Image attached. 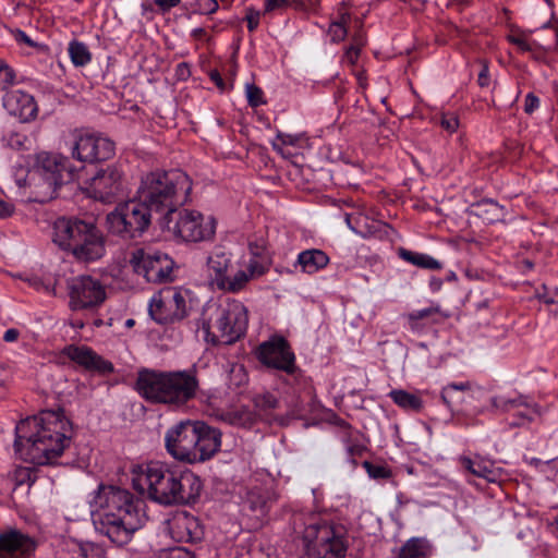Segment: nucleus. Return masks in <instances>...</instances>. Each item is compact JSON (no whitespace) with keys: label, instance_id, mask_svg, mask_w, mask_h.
I'll list each match as a JSON object with an SVG mask.
<instances>
[{"label":"nucleus","instance_id":"obj_35","mask_svg":"<svg viewBox=\"0 0 558 558\" xmlns=\"http://www.w3.org/2000/svg\"><path fill=\"white\" fill-rule=\"evenodd\" d=\"M68 50L71 61L75 66H84L90 62L92 54L84 43L72 40L69 44Z\"/></svg>","mask_w":558,"mask_h":558},{"label":"nucleus","instance_id":"obj_14","mask_svg":"<svg viewBox=\"0 0 558 558\" xmlns=\"http://www.w3.org/2000/svg\"><path fill=\"white\" fill-rule=\"evenodd\" d=\"M196 421H181L170 427L165 436L168 453L175 460L194 464L196 459Z\"/></svg>","mask_w":558,"mask_h":558},{"label":"nucleus","instance_id":"obj_3","mask_svg":"<svg viewBox=\"0 0 558 558\" xmlns=\"http://www.w3.org/2000/svg\"><path fill=\"white\" fill-rule=\"evenodd\" d=\"M192 191L190 177L180 169L154 171L142 179L137 197L146 203L153 215H158V221L170 220L178 208L184 205Z\"/></svg>","mask_w":558,"mask_h":558},{"label":"nucleus","instance_id":"obj_7","mask_svg":"<svg viewBox=\"0 0 558 558\" xmlns=\"http://www.w3.org/2000/svg\"><path fill=\"white\" fill-rule=\"evenodd\" d=\"M303 521V543L306 558H344L348 550L345 530L340 524L319 513L301 515Z\"/></svg>","mask_w":558,"mask_h":558},{"label":"nucleus","instance_id":"obj_9","mask_svg":"<svg viewBox=\"0 0 558 558\" xmlns=\"http://www.w3.org/2000/svg\"><path fill=\"white\" fill-rule=\"evenodd\" d=\"M255 356L266 368L282 372L295 380L302 376L296 357L290 342L282 336H271L258 344Z\"/></svg>","mask_w":558,"mask_h":558},{"label":"nucleus","instance_id":"obj_28","mask_svg":"<svg viewBox=\"0 0 558 558\" xmlns=\"http://www.w3.org/2000/svg\"><path fill=\"white\" fill-rule=\"evenodd\" d=\"M230 265L231 259L222 251L215 252L207 258L209 277L218 288L226 282Z\"/></svg>","mask_w":558,"mask_h":558},{"label":"nucleus","instance_id":"obj_26","mask_svg":"<svg viewBox=\"0 0 558 558\" xmlns=\"http://www.w3.org/2000/svg\"><path fill=\"white\" fill-rule=\"evenodd\" d=\"M471 214L481 218L486 223L505 221L506 209L492 198H483L471 205Z\"/></svg>","mask_w":558,"mask_h":558},{"label":"nucleus","instance_id":"obj_49","mask_svg":"<svg viewBox=\"0 0 558 558\" xmlns=\"http://www.w3.org/2000/svg\"><path fill=\"white\" fill-rule=\"evenodd\" d=\"M260 12L254 8L246 10L245 21L247 22L248 32H254L259 25Z\"/></svg>","mask_w":558,"mask_h":558},{"label":"nucleus","instance_id":"obj_29","mask_svg":"<svg viewBox=\"0 0 558 558\" xmlns=\"http://www.w3.org/2000/svg\"><path fill=\"white\" fill-rule=\"evenodd\" d=\"M461 464L471 474L482 477L487 482H496L498 478V472L493 468V463L490 461L482 458L471 459L462 457Z\"/></svg>","mask_w":558,"mask_h":558},{"label":"nucleus","instance_id":"obj_25","mask_svg":"<svg viewBox=\"0 0 558 558\" xmlns=\"http://www.w3.org/2000/svg\"><path fill=\"white\" fill-rule=\"evenodd\" d=\"M248 251L252 258L248 263L247 270L251 271V275H264L268 270L270 264V256L266 240L264 238L251 240L248 242Z\"/></svg>","mask_w":558,"mask_h":558},{"label":"nucleus","instance_id":"obj_24","mask_svg":"<svg viewBox=\"0 0 558 558\" xmlns=\"http://www.w3.org/2000/svg\"><path fill=\"white\" fill-rule=\"evenodd\" d=\"M202 489L203 483L199 476L193 472H179L172 505L195 504L201 496Z\"/></svg>","mask_w":558,"mask_h":558},{"label":"nucleus","instance_id":"obj_16","mask_svg":"<svg viewBox=\"0 0 558 558\" xmlns=\"http://www.w3.org/2000/svg\"><path fill=\"white\" fill-rule=\"evenodd\" d=\"M70 307L73 311L99 306L106 299L102 284L90 276H80L69 282Z\"/></svg>","mask_w":558,"mask_h":558},{"label":"nucleus","instance_id":"obj_42","mask_svg":"<svg viewBox=\"0 0 558 558\" xmlns=\"http://www.w3.org/2000/svg\"><path fill=\"white\" fill-rule=\"evenodd\" d=\"M245 94L247 98V104L252 108H257L262 105L266 104V100L264 98V92L260 87H258L255 84H246L245 86Z\"/></svg>","mask_w":558,"mask_h":558},{"label":"nucleus","instance_id":"obj_46","mask_svg":"<svg viewBox=\"0 0 558 558\" xmlns=\"http://www.w3.org/2000/svg\"><path fill=\"white\" fill-rule=\"evenodd\" d=\"M195 7L199 14H213L219 9L217 0H195Z\"/></svg>","mask_w":558,"mask_h":558},{"label":"nucleus","instance_id":"obj_37","mask_svg":"<svg viewBox=\"0 0 558 558\" xmlns=\"http://www.w3.org/2000/svg\"><path fill=\"white\" fill-rule=\"evenodd\" d=\"M253 276L254 275H251V271L246 272L245 270H238L233 276H228L226 278V282H223V286H220L219 289L229 292H238L245 287L250 278Z\"/></svg>","mask_w":558,"mask_h":558},{"label":"nucleus","instance_id":"obj_32","mask_svg":"<svg viewBox=\"0 0 558 558\" xmlns=\"http://www.w3.org/2000/svg\"><path fill=\"white\" fill-rule=\"evenodd\" d=\"M398 255L401 259L423 269L438 270L442 268L440 262L427 254L417 253L409 251L404 247H400L398 250Z\"/></svg>","mask_w":558,"mask_h":558},{"label":"nucleus","instance_id":"obj_23","mask_svg":"<svg viewBox=\"0 0 558 558\" xmlns=\"http://www.w3.org/2000/svg\"><path fill=\"white\" fill-rule=\"evenodd\" d=\"M195 463L210 460L221 447V432L203 421H196Z\"/></svg>","mask_w":558,"mask_h":558},{"label":"nucleus","instance_id":"obj_44","mask_svg":"<svg viewBox=\"0 0 558 558\" xmlns=\"http://www.w3.org/2000/svg\"><path fill=\"white\" fill-rule=\"evenodd\" d=\"M470 387H471V385L469 381L459 383V384H456V383L448 384L446 387L442 388L441 399L444 400L445 403L450 404V398H451L452 391H465V390H469Z\"/></svg>","mask_w":558,"mask_h":558},{"label":"nucleus","instance_id":"obj_30","mask_svg":"<svg viewBox=\"0 0 558 558\" xmlns=\"http://www.w3.org/2000/svg\"><path fill=\"white\" fill-rule=\"evenodd\" d=\"M388 396L395 404L408 412L418 413L424 407V402L418 395L411 393L403 389H393Z\"/></svg>","mask_w":558,"mask_h":558},{"label":"nucleus","instance_id":"obj_1","mask_svg":"<svg viewBox=\"0 0 558 558\" xmlns=\"http://www.w3.org/2000/svg\"><path fill=\"white\" fill-rule=\"evenodd\" d=\"M72 423L62 408L43 410L15 428L14 450L24 461L53 464L71 442Z\"/></svg>","mask_w":558,"mask_h":558},{"label":"nucleus","instance_id":"obj_52","mask_svg":"<svg viewBox=\"0 0 558 558\" xmlns=\"http://www.w3.org/2000/svg\"><path fill=\"white\" fill-rule=\"evenodd\" d=\"M435 312H436L435 308L427 307V308H423V310L414 311V312L410 313L408 315V318L410 322H416V320H421V319L429 317Z\"/></svg>","mask_w":558,"mask_h":558},{"label":"nucleus","instance_id":"obj_43","mask_svg":"<svg viewBox=\"0 0 558 558\" xmlns=\"http://www.w3.org/2000/svg\"><path fill=\"white\" fill-rule=\"evenodd\" d=\"M363 466L365 468L368 475L376 480L389 478L391 476V471L380 464H374L369 461H364Z\"/></svg>","mask_w":558,"mask_h":558},{"label":"nucleus","instance_id":"obj_59","mask_svg":"<svg viewBox=\"0 0 558 558\" xmlns=\"http://www.w3.org/2000/svg\"><path fill=\"white\" fill-rule=\"evenodd\" d=\"M360 47L351 45L345 51V58L351 64H354L360 56Z\"/></svg>","mask_w":558,"mask_h":558},{"label":"nucleus","instance_id":"obj_58","mask_svg":"<svg viewBox=\"0 0 558 558\" xmlns=\"http://www.w3.org/2000/svg\"><path fill=\"white\" fill-rule=\"evenodd\" d=\"M343 7L344 3H341L338 10V19L335 22L340 23L342 26H344V28H349V24L351 22V14L347 11H343Z\"/></svg>","mask_w":558,"mask_h":558},{"label":"nucleus","instance_id":"obj_18","mask_svg":"<svg viewBox=\"0 0 558 558\" xmlns=\"http://www.w3.org/2000/svg\"><path fill=\"white\" fill-rule=\"evenodd\" d=\"M61 354L87 372L101 376H107L114 372V366L110 361L104 359L87 345L69 344L61 350Z\"/></svg>","mask_w":558,"mask_h":558},{"label":"nucleus","instance_id":"obj_50","mask_svg":"<svg viewBox=\"0 0 558 558\" xmlns=\"http://www.w3.org/2000/svg\"><path fill=\"white\" fill-rule=\"evenodd\" d=\"M289 7L288 0H265L264 13H270L275 10H281Z\"/></svg>","mask_w":558,"mask_h":558},{"label":"nucleus","instance_id":"obj_40","mask_svg":"<svg viewBox=\"0 0 558 558\" xmlns=\"http://www.w3.org/2000/svg\"><path fill=\"white\" fill-rule=\"evenodd\" d=\"M7 146L14 150H27L29 149L31 141L27 135L20 132H10L4 138Z\"/></svg>","mask_w":558,"mask_h":558},{"label":"nucleus","instance_id":"obj_63","mask_svg":"<svg viewBox=\"0 0 558 558\" xmlns=\"http://www.w3.org/2000/svg\"><path fill=\"white\" fill-rule=\"evenodd\" d=\"M7 379H8V371L5 369L4 366L0 365V398L4 396Z\"/></svg>","mask_w":558,"mask_h":558},{"label":"nucleus","instance_id":"obj_57","mask_svg":"<svg viewBox=\"0 0 558 558\" xmlns=\"http://www.w3.org/2000/svg\"><path fill=\"white\" fill-rule=\"evenodd\" d=\"M14 38L17 43L25 44L28 47L37 46V44L34 40H32L31 37L25 32L21 29H16V32L14 33Z\"/></svg>","mask_w":558,"mask_h":558},{"label":"nucleus","instance_id":"obj_13","mask_svg":"<svg viewBox=\"0 0 558 558\" xmlns=\"http://www.w3.org/2000/svg\"><path fill=\"white\" fill-rule=\"evenodd\" d=\"M179 471L161 462H150L146 466L145 482L148 497L165 506H172Z\"/></svg>","mask_w":558,"mask_h":558},{"label":"nucleus","instance_id":"obj_31","mask_svg":"<svg viewBox=\"0 0 558 558\" xmlns=\"http://www.w3.org/2000/svg\"><path fill=\"white\" fill-rule=\"evenodd\" d=\"M271 499L267 490L254 487L247 493L246 505L248 509L255 512L258 517H264L268 513Z\"/></svg>","mask_w":558,"mask_h":558},{"label":"nucleus","instance_id":"obj_4","mask_svg":"<svg viewBox=\"0 0 558 558\" xmlns=\"http://www.w3.org/2000/svg\"><path fill=\"white\" fill-rule=\"evenodd\" d=\"M198 379L192 371L163 372L142 368L135 390L151 404L182 407L195 398Z\"/></svg>","mask_w":558,"mask_h":558},{"label":"nucleus","instance_id":"obj_39","mask_svg":"<svg viewBox=\"0 0 558 558\" xmlns=\"http://www.w3.org/2000/svg\"><path fill=\"white\" fill-rule=\"evenodd\" d=\"M36 472L31 468L19 466L13 472L15 488L25 484L31 487L36 482Z\"/></svg>","mask_w":558,"mask_h":558},{"label":"nucleus","instance_id":"obj_56","mask_svg":"<svg viewBox=\"0 0 558 558\" xmlns=\"http://www.w3.org/2000/svg\"><path fill=\"white\" fill-rule=\"evenodd\" d=\"M277 140L281 142L282 145H291L294 146L298 144L300 137L298 135L287 134L282 132H278Z\"/></svg>","mask_w":558,"mask_h":558},{"label":"nucleus","instance_id":"obj_22","mask_svg":"<svg viewBox=\"0 0 558 558\" xmlns=\"http://www.w3.org/2000/svg\"><path fill=\"white\" fill-rule=\"evenodd\" d=\"M3 108L9 114L16 117L21 122L34 120L38 112L34 97L21 89H9L2 98Z\"/></svg>","mask_w":558,"mask_h":558},{"label":"nucleus","instance_id":"obj_20","mask_svg":"<svg viewBox=\"0 0 558 558\" xmlns=\"http://www.w3.org/2000/svg\"><path fill=\"white\" fill-rule=\"evenodd\" d=\"M36 542L16 529L0 533V558H29L36 549Z\"/></svg>","mask_w":558,"mask_h":558},{"label":"nucleus","instance_id":"obj_19","mask_svg":"<svg viewBox=\"0 0 558 558\" xmlns=\"http://www.w3.org/2000/svg\"><path fill=\"white\" fill-rule=\"evenodd\" d=\"M89 190L95 199L111 203L122 191V172L116 166L98 170L90 179Z\"/></svg>","mask_w":558,"mask_h":558},{"label":"nucleus","instance_id":"obj_10","mask_svg":"<svg viewBox=\"0 0 558 558\" xmlns=\"http://www.w3.org/2000/svg\"><path fill=\"white\" fill-rule=\"evenodd\" d=\"M177 217H170V220L160 222V228L171 232L175 238L185 242L206 241L215 234V220L208 219L204 222L201 213L184 209L174 214Z\"/></svg>","mask_w":558,"mask_h":558},{"label":"nucleus","instance_id":"obj_38","mask_svg":"<svg viewBox=\"0 0 558 558\" xmlns=\"http://www.w3.org/2000/svg\"><path fill=\"white\" fill-rule=\"evenodd\" d=\"M254 408L260 414H268L271 410L278 408L279 400L270 392L256 395L253 398Z\"/></svg>","mask_w":558,"mask_h":558},{"label":"nucleus","instance_id":"obj_60","mask_svg":"<svg viewBox=\"0 0 558 558\" xmlns=\"http://www.w3.org/2000/svg\"><path fill=\"white\" fill-rule=\"evenodd\" d=\"M209 77L210 80L215 83V85L220 89V90H225L226 89V84H225V81L223 78L221 77L220 73L218 70H213L210 71L209 73Z\"/></svg>","mask_w":558,"mask_h":558},{"label":"nucleus","instance_id":"obj_53","mask_svg":"<svg viewBox=\"0 0 558 558\" xmlns=\"http://www.w3.org/2000/svg\"><path fill=\"white\" fill-rule=\"evenodd\" d=\"M538 105H539L538 97L535 96L533 93H529L525 97L524 111L527 114H531L538 107Z\"/></svg>","mask_w":558,"mask_h":558},{"label":"nucleus","instance_id":"obj_47","mask_svg":"<svg viewBox=\"0 0 558 558\" xmlns=\"http://www.w3.org/2000/svg\"><path fill=\"white\" fill-rule=\"evenodd\" d=\"M328 34L333 43L344 40L348 35V28H344L340 23L332 22L329 26Z\"/></svg>","mask_w":558,"mask_h":558},{"label":"nucleus","instance_id":"obj_62","mask_svg":"<svg viewBox=\"0 0 558 558\" xmlns=\"http://www.w3.org/2000/svg\"><path fill=\"white\" fill-rule=\"evenodd\" d=\"M20 337V331L16 328L8 329L3 335V340L5 342L16 341Z\"/></svg>","mask_w":558,"mask_h":558},{"label":"nucleus","instance_id":"obj_6","mask_svg":"<svg viewBox=\"0 0 558 558\" xmlns=\"http://www.w3.org/2000/svg\"><path fill=\"white\" fill-rule=\"evenodd\" d=\"M248 311L235 299H227L225 304L210 307L203 314L204 339L211 345H230L246 333Z\"/></svg>","mask_w":558,"mask_h":558},{"label":"nucleus","instance_id":"obj_34","mask_svg":"<svg viewBox=\"0 0 558 558\" xmlns=\"http://www.w3.org/2000/svg\"><path fill=\"white\" fill-rule=\"evenodd\" d=\"M150 317L158 324L166 325L177 322L172 317L173 312L168 308V302L162 296H154L148 308Z\"/></svg>","mask_w":558,"mask_h":558},{"label":"nucleus","instance_id":"obj_12","mask_svg":"<svg viewBox=\"0 0 558 558\" xmlns=\"http://www.w3.org/2000/svg\"><path fill=\"white\" fill-rule=\"evenodd\" d=\"M130 264L133 270L148 282L161 283L172 280L173 259L165 252L137 248L132 252Z\"/></svg>","mask_w":558,"mask_h":558},{"label":"nucleus","instance_id":"obj_64","mask_svg":"<svg viewBox=\"0 0 558 558\" xmlns=\"http://www.w3.org/2000/svg\"><path fill=\"white\" fill-rule=\"evenodd\" d=\"M14 211V206L12 204L3 203L0 205V218H8L10 217Z\"/></svg>","mask_w":558,"mask_h":558},{"label":"nucleus","instance_id":"obj_45","mask_svg":"<svg viewBox=\"0 0 558 558\" xmlns=\"http://www.w3.org/2000/svg\"><path fill=\"white\" fill-rule=\"evenodd\" d=\"M440 126L449 133H454L459 128V119L453 113H444L439 121Z\"/></svg>","mask_w":558,"mask_h":558},{"label":"nucleus","instance_id":"obj_8","mask_svg":"<svg viewBox=\"0 0 558 558\" xmlns=\"http://www.w3.org/2000/svg\"><path fill=\"white\" fill-rule=\"evenodd\" d=\"M153 218L146 203L136 197L119 203L107 214L106 225L111 234L129 241L142 238L148 231Z\"/></svg>","mask_w":558,"mask_h":558},{"label":"nucleus","instance_id":"obj_36","mask_svg":"<svg viewBox=\"0 0 558 558\" xmlns=\"http://www.w3.org/2000/svg\"><path fill=\"white\" fill-rule=\"evenodd\" d=\"M163 299L168 302V308L173 312L172 317H174L177 322L186 317V301L180 291L171 292L169 296H165Z\"/></svg>","mask_w":558,"mask_h":558},{"label":"nucleus","instance_id":"obj_48","mask_svg":"<svg viewBox=\"0 0 558 558\" xmlns=\"http://www.w3.org/2000/svg\"><path fill=\"white\" fill-rule=\"evenodd\" d=\"M14 73L10 66L0 61V89H5L13 82Z\"/></svg>","mask_w":558,"mask_h":558},{"label":"nucleus","instance_id":"obj_51","mask_svg":"<svg viewBox=\"0 0 558 558\" xmlns=\"http://www.w3.org/2000/svg\"><path fill=\"white\" fill-rule=\"evenodd\" d=\"M166 558H195V555L184 547L171 548Z\"/></svg>","mask_w":558,"mask_h":558},{"label":"nucleus","instance_id":"obj_33","mask_svg":"<svg viewBox=\"0 0 558 558\" xmlns=\"http://www.w3.org/2000/svg\"><path fill=\"white\" fill-rule=\"evenodd\" d=\"M429 549L427 541L413 537L405 542L395 558H427Z\"/></svg>","mask_w":558,"mask_h":558},{"label":"nucleus","instance_id":"obj_61","mask_svg":"<svg viewBox=\"0 0 558 558\" xmlns=\"http://www.w3.org/2000/svg\"><path fill=\"white\" fill-rule=\"evenodd\" d=\"M177 75L180 78H187L191 75L190 66L186 62H181L177 65Z\"/></svg>","mask_w":558,"mask_h":558},{"label":"nucleus","instance_id":"obj_55","mask_svg":"<svg viewBox=\"0 0 558 558\" xmlns=\"http://www.w3.org/2000/svg\"><path fill=\"white\" fill-rule=\"evenodd\" d=\"M181 0H154V3L162 13L169 12L172 8L180 4Z\"/></svg>","mask_w":558,"mask_h":558},{"label":"nucleus","instance_id":"obj_21","mask_svg":"<svg viewBox=\"0 0 558 558\" xmlns=\"http://www.w3.org/2000/svg\"><path fill=\"white\" fill-rule=\"evenodd\" d=\"M169 533L180 543H197L204 537L198 519L186 511L178 512L169 520Z\"/></svg>","mask_w":558,"mask_h":558},{"label":"nucleus","instance_id":"obj_41","mask_svg":"<svg viewBox=\"0 0 558 558\" xmlns=\"http://www.w3.org/2000/svg\"><path fill=\"white\" fill-rule=\"evenodd\" d=\"M77 558H105V550L90 542L81 543L76 550Z\"/></svg>","mask_w":558,"mask_h":558},{"label":"nucleus","instance_id":"obj_11","mask_svg":"<svg viewBox=\"0 0 558 558\" xmlns=\"http://www.w3.org/2000/svg\"><path fill=\"white\" fill-rule=\"evenodd\" d=\"M34 171L50 191L49 198H53L59 187L74 181L77 175L69 158L45 151L36 155Z\"/></svg>","mask_w":558,"mask_h":558},{"label":"nucleus","instance_id":"obj_17","mask_svg":"<svg viewBox=\"0 0 558 558\" xmlns=\"http://www.w3.org/2000/svg\"><path fill=\"white\" fill-rule=\"evenodd\" d=\"M492 407L502 413L513 412V420L509 422L510 427H520L531 423L535 416L541 415L539 407L531 403L527 397L518 396L506 398L496 396L490 399Z\"/></svg>","mask_w":558,"mask_h":558},{"label":"nucleus","instance_id":"obj_27","mask_svg":"<svg viewBox=\"0 0 558 558\" xmlns=\"http://www.w3.org/2000/svg\"><path fill=\"white\" fill-rule=\"evenodd\" d=\"M329 264L328 255L318 248H311L298 255L295 267L300 266L302 272L313 275Z\"/></svg>","mask_w":558,"mask_h":558},{"label":"nucleus","instance_id":"obj_2","mask_svg":"<svg viewBox=\"0 0 558 558\" xmlns=\"http://www.w3.org/2000/svg\"><path fill=\"white\" fill-rule=\"evenodd\" d=\"M89 504L96 531L118 546L142 526L143 501L128 489L101 484Z\"/></svg>","mask_w":558,"mask_h":558},{"label":"nucleus","instance_id":"obj_54","mask_svg":"<svg viewBox=\"0 0 558 558\" xmlns=\"http://www.w3.org/2000/svg\"><path fill=\"white\" fill-rule=\"evenodd\" d=\"M482 69L478 73L477 83L481 87H487L489 85V71L486 61H482Z\"/></svg>","mask_w":558,"mask_h":558},{"label":"nucleus","instance_id":"obj_15","mask_svg":"<svg viewBox=\"0 0 558 558\" xmlns=\"http://www.w3.org/2000/svg\"><path fill=\"white\" fill-rule=\"evenodd\" d=\"M114 142L97 133L77 135L72 147L73 158L87 163L109 160L114 156Z\"/></svg>","mask_w":558,"mask_h":558},{"label":"nucleus","instance_id":"obj_5","mask_svg":"<svg viewBox=\"0 0 558 558\" xmlns=\"http://www.w3.org/2000/svg\"><path fill=\"white\" fill-rule=\"evenodd\" d=\"M53 230V242L80 262H94L105 255V236L93 222L62 217Z\"/></svg>","mask_w":558,"mask_h":558}]
</instances>
